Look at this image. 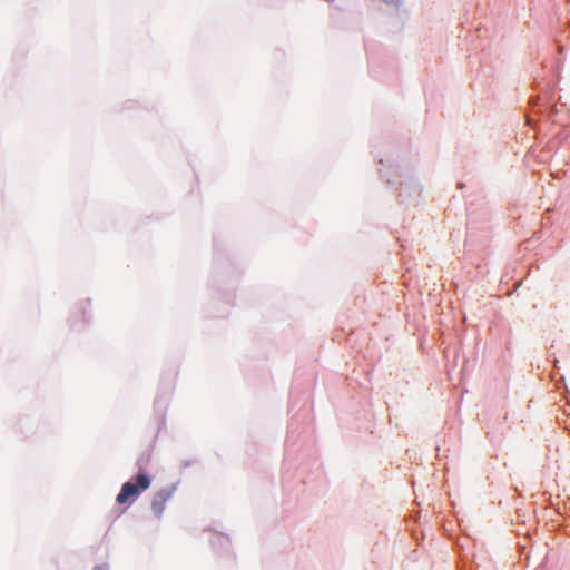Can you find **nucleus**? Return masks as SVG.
Returning a JSON list of instances; mask_svg holds the SVG:
<instances>
[{
	"label": "nucleus",
	"mask_w": 570,
	"mask_h": 570,
	"mask_svg": "<svg viewBox=\"0 0 570 570\" xmlns=\"http://www.w3.org/2000/svg\"><path fill=\"white\" fill-rule=\"evenodd\" d=\"M149 487V476L146 474H138L134 479L122 484L119 493L117 494L116 501L119 504H124L130 500L132 501Z\"/></svg>",
	"instance_id": "nucleus-1"
},
{
	"label": "nucleus",
	"mask_w": 570,
	"mask_h": 570,
	"mask_svg": "<svg viewBox=\"0 0 570 570\" xmlns=\"http://www.w3.org/2000/svg\"><path fill=\"white\" fill-rule=\"evenodd\" d=\"M175 488H164L157 491L151 500V510L157 517H161L167 502L173 498Z\"/></svg>",
	"instance_id": "nucleus-2"
},
{
	"label": "nucleus",
	"mask_w": 570,
	"mask_h": 570,
	"mask_svg": "<svg viewBox=\"0 0 570 570\" xmlns=\"http://www.w3.org/2000/svg\"><path fill=\"white\" fill-rule=\"evenodd\" d=\"M95 570H106L104 567H97Z\"/></svg>",
	"instance_id": "nucleus-3"
}]
</instances>
